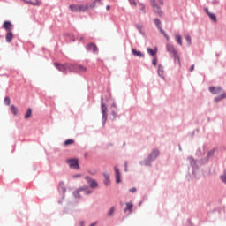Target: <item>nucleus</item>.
<instances>
[{"instance_id":"obj_38","label":"nucleus","mask_w":226,"mask_h":226,"mask_svg":"<svg viewBox=\"0 0 226 226\" xmlns=\"http://www.w3.org/2000/svg\"><path fill=\"white\" fill-rule=\"evenodd\" d=\"M129 2L132 6H137V3H135V0H129Z\"/></svg>"},{"instance_id":"obj_20","label":"nucleus","mask_w":226,"mask_h":226,"mask_svg":"<svg viewBox=\"0 0 226 226\" xmlns=\"http://www.w3.org/2000/svg\"><path fill=\"white\" fill-rule=\"evenodd\" d=\"M132 52L135 57H144V54L140 51H137L135 49H132Z\"/></svg>"},{"instance_id":"obj_19","label":"nucleus","mask_w":226,"mask_h":226,"mask_svg":"<svg viewBox=\"0 0 226 226\" xmlns=\"http://www.w3.org/2000/svg\"><path fill=\"white\" fill-rule=\"evenodd\" d=\"M96 0H94L92 3H88L87 4H84V6L86 7V11H87V10H89V8H94L96 6Z\"/></svg>"},{"instance_id":"obj_30","label":"nucleus","mask_w":226,"mask_h":226,"mask_svg":"<svg viewBox=\"0 0 226 226\" xmlns=\"http://www.w3.org/2000/svg\"><path fill=\"white\" fill-rule=\"evenodd\" d=\"M221 180L226 185V170H224L223 174L221 176Z\"/></svg>"},{"instance_id":"obj_17","label":"nucleus","mask_w":226,"mask_h":226,"mask_svg":"<svg viewBox=\"0 0 226 226\" xmlns=\"http://www.w3.org/2000/svg\"><path fill=\"white\" fill-rule=\"evenodd\" d=\"M159 154L160 152L158 150H154L149 155V160H154L155 158L158 157Z\"/></svg>"},{"instance_id":"obj_8","label":"nucleus","mask_w":226,"mask_h":226,"mask_svg":"<svg viewBox=\"0 0 226 226\" xmlns=\"http://www.w3.org/2000/svg\"><path fill=\"white\" fill-rule=\"evenodd\" d=\"M166 50L170 56H174V54L177 53L176 48H174V45L169 43L166 44Z\"/></svg>"},{"instance_id":"obj_42","label":"nucleus","mask_w":226,"mask_h":226,"mask_svg":"<svg viewBox=\"0 0 226 226\" xmlns=\"http://www.w3.org/2000/svg\"><path fill=\"white\" fill-rule=\"evenodd\" d=\"M112 116H114V117H117V114H116V111H112Z\"/></svg>"},{"instance_id":"obj_40","label":"nucleus","mask_w":226,"mask_h":226,"mask_svg":"<svg viewBox=\"0 0 226 226\" xmlns=\"http://www.w3.org/2000/svg\"><path fill=\"white\" fill-rule=\"evenodd\" d=\"M195 70V65L192 64L190 69H189V72H193Z\"/></svg>"},{"instance_id":"obj_5","label":"nucleus","mask_w":226,"mask_h":226,"mask_svg":"<svg viewBox=\"0 0 226 226\" xmlns=\"http://www.w3.org/2000/svg\"><path fill=\"white\" fill-rule=\"evenodd\" d=\"M154 23L155 24L156 27L159 29L160 33H162V34H163V36L166 37V40H169V37L167 36V33H165V31H163V29H162V26H160L162 24V21H160V19H154Z\"/></svg>"},{"instance_id":"obj_14","label":"nucleus","mask_w":226,"mask_h":226,"mask_svg":"<svg viewBox=\"0 0 226 226\" xmlns=\"http://www.w3.org/2000/svg\"><path fill=\"white\" fill-rule=\"evenodd\" d=\"M103 177H104L105 186H109V185H110V174H109L108 172H105L103 173Z\"/></svg>"},{"instance_id":"obj_44","label":"nucleus","mask_w":226,"mask_h":226,"mask_svg":"<svg viewBox=\"0 0 226 226\" xmlns=\"http://www.w3.org/2000/svg\"><path fill=\"white\" fill-rule=\"evenodd\" d=\"M206 13H207V15H209V13H211V12H209V10L206 9Z\"/></svg>"},{"instance_id":"obj_3","label":"nucleus","mask_w":226,"mask_h":226,"mask_svg":"<svg viewBox=\"0 0 226 226\" xmlns=\"http://www.w3.org/2000/svg\"><path fill=\"white\" fill-rule=\"evenodd\" d=\"M71 11H72L73 13H79L80 11H86V7L84 4H72L69 6Z\"/></svg>"},{"instance_id":"obj_41","label":"nucleus","mask_w":226,"mask_h":226,"mask_svg":"<svg viewBox=\"0 0 226 226\" xmlns=\"http://www.w3.org/2000/svg\"><path fill=\"white\" fill-rule=\"evenodd\" d=\"M158 3L162 5H163V0H158Z\"/></svg>"},{"instance_id":"obj_36","label":"nucleus","mask_w":226,"mask_h":226,"mask_svg":"<svg viewBox=\"0 0 226 226\" xmlns=\"http://www.w3.org/2000/svg\"><path fill=\"white\" fill-rule=\"evenodd\" d=\"M4 103H5V105H10V103H11L10 97L4 98Z\"/></svg>"},{"instance_id":"obj_23","label":"nucleus","mask_w":226,"mask_h":226,"mask_svg":"<svg viewBox=\"0 0 226 226\" xmlns=\"http://www.w3.org/2000/svg\"><path fill=\"white\" fill-rule=\"evenodd\" d=\"M87 69H86V67L82 66V65H78L77 66V72H79V73H85V72H87Z\"/></svg>"},{"instance_id":"obj_34","label":"nucleus","mask_w":226,"mask_h":226,"mask_svg":"<svg viewBox=\"0 0 226 226\" xmlns=\"http://www.w3.org/2000/svg\"><path fill=\"white\" fill-rule=\"evenodd\" d=\"M152 64L154 66H156V64H158V58L156 56H154V59L152 60Z\"/></svg>"},{"instance_id":"obj_35","label":"nucleus","mask_w":226,"mask_h":226,"mask_svg":"<svg viewBox=\"0 0 226 226\" xmlns=\"http://www.w3.org/2000/svg\"><path fill=\"white\" fill-rule=\"evenodd\" d=\"M114 210H115V208H114V207H112L108 211V216H110L111 215H113V214H114Z\"/></svg>"},{"instance_id":"obj_29","label":"nucleus","mask_w":226,"mask_h":226,"mask_svg":"<svg viewBox=\"0 0 226 226\" xmlns=\"http://www.w3.org/2000/svg\"><path fill=\"white\" fill-rule=\"evenodd\" d=\"M79 192H84V188H79L78 191H76V192H73V195H74V197H76L77 199H79V197H80L79 195Z\"/></svg>"},{"instance_id":"obj_16","label":"nucleus","mask_w":226,"mask_h":226,"mask_svg":"<svg viewBox=\"0 0 226 226\" xmlns=\"http://www.w3.org/2000/svg\"><path fill=\"white\" fill-rule=\"evenodd\" d=\"M26 4H32V6H40L41 4V2L40 0H34V2H31L28 0H24Z\"/></svg>"},{"instance_id":"obj_24","label":"nucleus","mask_w":226,"mask_h":226,"mask_svg":"<svg viewBox=\"0 0 226 226\" xmlns=\"http://www.w3.org/2000/svg\"><path fill=\"white\" fill-rule=\"evenodd\" d=\"M147 50L148 54H150V56H152L153 57H156V49L153 50V49L148 48Z\"/></svg>"},{"instance_id":"obj_12","label":"nucleus","mask_w":226,"mask_h":226,"mask_svg":"<svg viewBox=\"0 0 226 226\" xmlns=\"http://www.w3.org/2000/svg\"><path fill=\"white\" fill-rule=\"evenodd\" d=\"M114 170H115L116 183H121V172H119V169L117 167H115Z\"/></svg>"},{"instance_id":"obj_2","label":"nucleus","mask_w":226,"mask_h":226,"mask_svg":"<svg viewBox=\"0 0 226 226\" xmlns=\"http://www.w3.org/2000/svg\"><path fill=\"white\" fill-rule=\"evenodd\" d=\"M54 66L57 68L59 72H66V70H72L73 68V64H58L54 63Z\"/></svg>"},{"instance_id":"obj_43","label":"nucleus","mask_w":226,"mask_h":226,"mask_svg":"<svg viewBox=\"0 0 226 226\" xmlns=\"http://www.w3.org/2000/svg\"><path fill=\"white\" fill-rule=\"evenodd\" d=\"M126 167H128V162H124L125 171H126Z\"/></svg>"},{"instance_id":"obj_9","label":"nucleus","mask_w":226,"mask_h":226,"mask_svg":"<svg viewBox=\"0 0 226 226\" xmlns=\"http://www.w3.org/2000/svg\"><path fill=\"white\" fill-rule=\"evenodd\" d=\"M4 29L7 31V33L11 32L13 30V25L10 21H4L3 24Z\"/></svg>"},{"instance_id":"obj_45","label":"nucleus","mask_w":226,"mask_h":226,"mask_svg":"<svg viewBox=\"0 0 226 226\" xmlns=\"http://www.w3.org/2000/svg\"><path fill=\"white\" fill-rule=\"evenodd\" d=\"M106 10H110V5H107Z\"/></svg>"},{"instance_id":"obj_11","label":"nucleus","mask_w":226,"mask_h":226,"mask_svg":"<svg viewBox=\"0 0 226 226\" xmlns=\"http://www.w3.org/2000/svg\"><path fill=\"white\" fill-rule=\"evenodd\" d=\"M87 50H90V52H94V54H98V47L96 44L89 43L87 46Z\"/></svg>"},{"instance_id":"obj_31","label":"nucleus","mask_w":226,"mask_h":226,"mask_svg":"<svg viewBox=\"0 0 226 226\" xmlns=\"http://www.w3.org/2000/svg\"><path fill=\"white\" fill-rule=\"evenodd\" d=\"M136 27H137L138 31H139V33H142V29H144V26H142V24H140V23L137 24Z\"/></svg>"},{"instance_id":"obj_28","label":"nucleus","mask_w":226,"mask_h":226,"mask_svg":"<svg viewBox=\"0 0 226 226\" xmlns=\"http://www.w3.org/2000/svg\"><path fill=\"white\" fill-rule=\"evenodd\" d=\"M73 144H75V141L73 139H66L64 141V146H72Z\"/></svg>"},{"instance_id":"obj_15","label":"nucleus","mask_w":226,"mask_h":226,"mask_svg":"<svg viewBox=\"0 0 226 226\" xmlns=\"http://www.w3.org/2000/svg\"><path fill=\"white\" fill-rule=\"evenodd\" d=\"M125 208L124 209V212L126 213V211H129V213H132V207H133V203L132 202H128L125 203Z\"/></svg>"},{"instance_id":"obj_50","label":"nucleus","mask_w":226,"mask_h":226,"mask_svg":"<svg viewBox=\"0 0 226 226\" xmlns=\"http://www.w3.org/2000/svg\"><path fill=\"white\" fill-rule=\"evenodd\" d=\"M80 40H83V38L81 37Z\"/></svg>"},{"instance_id":"obj_6","label":"nucleus","mask_w":226,"mask_h":226,"mask_svg":"<svg viewBox=\"0 0 226 226\" xmlns=\"http://www.w3.org/2000/svg\"><path fill=\"white\" fill-rule=\"evenodd\" d=\"M85 179L87 181L90 188H98V182H96V180L92 179L89 177H86Z\"/></svg>"},{"instance_id":"obj_26","label":"nucleus","mask_w":226,"mask_h":226,"mask_svg":"<svg viewBox=\"0 0 226 226\" xmlns=\"http://www.w3.org/2000/svg\"><path fill=\"white\" fill-rule=\"evenodd\" d=\"M158 75L159 77H163V67L162 65L158 66Z\"/></svg>"},{"instance_id":"obj_37","label":"nucleus","mask_w":226,"mask_h":226,"mask_svg":"<svg viewBox=\"0 0 226 226\" xmlns=\"http://www.w3.org/2000/svg\"><path fill=\"white\" fill-rule=\"evenodd\" d=\"M140 11H142V13H146V6H144V4H141Z\"/></svg>"},{"instance_id":"obj_32","label":"nucleus","mask_w":226,"mask_h":226,"mask_svg":"<svg viewBox=\"0 0 226 226\" xmlns=\"http://www.w3.org/2000/svg\"><path fill=\"white\" fill-rule=\"evenodd\" d=\"M185 40H186L188 45H192V37H190L189 34L185 35Z\"/></svg>"},{"instance_id":"obj_47","label":"nucleus","mask_w":226,"mask_h":226,"mask_svg":"<svg viewBox=\"0 0 226 226\" xmlns=\"http://www.w3.org/2000/svg\"><path fill=\"white\" fill-rule=\"evenodd\" d=\"M97 3H101L102 2V0H95Z\"/></svg>"},{"instance_id":"obj_49","label":"nucleus","mask_w":226,"mask_h":226,"mask_svg":"<svg viewBox=\"0 0 226 226\" xmlns=\"http://www.w3.org/2000/svg\"><path fill=\"white\" fill-rule=\"evenodd\" d=\"M86 193H91V192H86Z\"/></svg>"},{"instance_id":"obj_18","label":"nucleus","mask_w":226,"mask_h":226,"mask_svg":"<svg viewBox=\"0 0 226 226\" xmlns=\"http://www.w3.org/2000/svg\"><path fill=\"white\" fill-rule=\"evenodd\" d=\"M58 190L59 192H62V193L64 195L66 193V186H64V183L60 182L58 185Z\"/></svg>"},{"instance_id":"obj_10","label":"nucleus","mask_w":226,"mask_h":226,"mask_svg":"<svg viewBox=\"0 0 226 226\" xmlns=\"http://www.w3.org/2000/svg\"><path fill=\"white\" fill-rule=\"evenodd\" d=\"M101 109H102V121H103V124H105V121H107V106H105L103 104V102H102L101 104Z\"/></svg>"},{"instance_id":"obj_39","label":"nucleus","mask_w":226,"mask_h":226,"mask_svg":"<svg viewBox=\"0 0 226 226\" xmlns=\"http://www.w3.org/2000/svg\"><path fill=\"white\" fill-rule=\"evenodd\" d=\"M129 192H131V193H135V192H137V188L133 187L130 189Z\"/></svg>"},{"instance_id":"obj_33","label":"nucleus","mask_w":226,"mask_h":226,"mask_svg":"<svg viewBox=\"0 0 226 226\" xmlns=\"http://www.w3.org/2000/svg\"><path fill=\"white\" fill-rule=\"evenodd\" d=\"M208 17L213 20L214 22H216V16L213 13H208Z\"/></svg>"},{"instance_id":"obj_7","label":"nucleus","mask_w":226,"mask_h":226,"mask_svg":"<svg viewBox=\"0 0 226 226\" xmlns=\"http://www.w3.org/2000/svg\"><path fill=\"white\" fill-rule=\"evenodd\" d=\"M67 163L71 169H79V161L77 159L67 160Z\"/></svg>"},{"instance_id":"obj_27","label":"nucleus","mask_w":226,"mask_h":226,"mask_svg":"<svg viewBox=\"0 0 226 226\" xmlns=\"http://www.w3.org/2000/svg\"><path fill=\"white\" fill-rule=\"evenodd\" d=\"M31 114H32L31 108H28L27 111L25 114V119H29V117H31Z\"/></svg>"},{"instance_id":"obj_48","label":"nucleus","mask_w":226,"mask_h":226,"mask_svg":"<svg viewBox=\"0 0 226 226\" xmlns=\"http://www.w3.org/2000/svg\"><path fill=\"white\" fill-rule=\"evenodd\" d=\"M112 107H113L114 109H116V104H112Z\"/></svg>"},{"instance_id":"obj_25","label":"nucleus","mask_w":226,"mask_h":226,"mask_svg":"<svg viewBox=\"0 0 226 226\" xmlns=\"http://www.w3.org/2000/svg\"><path fill=\"white\" fill-rule=\"evenodd\" d=\"M175 38H176V41H177V43H178V45H183V40L181 38V35H176Z\"/></svg>"},{"instance_id":"obj_46","label":"nucleus","mask_w":226,"mask_h":226,"mask_svg":"<svg viewBox=\"0 0 226 226\" xmlns=\"http://www.w3.org/2000/svg\"><path fill=\"white\" fill-rule=\"evenodd\" d=\"M80 225H81V226H84V222H80Z\"/></svg>"},{"instance_id":"obj_22","label":"nucleus","mask_w":226,"mask_h":226,"mask_svg":"<svg viewBox=\"0 0 226 226\" xmlns=\"http://www.w3.org/2000/svg\"><path fill=\"white\" fill-rule=\"evenodd\" d=\"M11 112L14 116H17V114H19V109H17V107H15V105H11Z\"/></svg>"},{"instance_id":"obj_21","label":"nucleus","mask_w":226,"mask_h":226,"mask_svg":"<svg viewBox=\"0 0 226 226\" xmlns=\"http://www.w3.org/2000/svg\"><path fill=\"white\" fill-rule=\"evenodd\" d=\"M5 40H6L7 43H10V41H11V40H13V33L7 32Z\"/></svg>"},{"instance_id":"obj_4","label":"nucleus","mask_w":226,"mask_h":226,"mask_svg":"<svg viewBox=\"0 0 226 226\" xmlns=\"http://www.w3.org/2000/svg\"><path fill=\"white\" fill-rule=\"evenodd\" d=\"M152 6H153L154 13H155V15H157V17H163V11H162V9H160V6H158V4H156V2H154L152 4Z\"/></svg>"},{"instance_id":"obj_13","label":"nucleus","mask_w":226,"mask_h":226,"mask_svg":"<svg viewBox=\"0 0 226 226\" xmlns=\"http://www.w3.org/2000/svg\"><path fill=\"white\" fill-rule=\"evenodd\" d=\"M171 57L174 59L175 64H178V66H181V59L179 58V54L175 53L171 56Z\"/></svg>"},{"instance_id":"obj_1","label":"nucleus","mask_w":226,"mask_h":226,"mask_svg":"<svg viewBox=\"0 0 226 226\" xmlns=\"http://www.w3.org/2000/svg\"><path fill=\"white\" fill-rule=\"evenodd\" d=\"M208 89H209L210 93H212V94H220V96H217L215 98V103H218V102L226 98V94L223 93V90H222V87H210Z\"/></svg>"}]
</instances>
